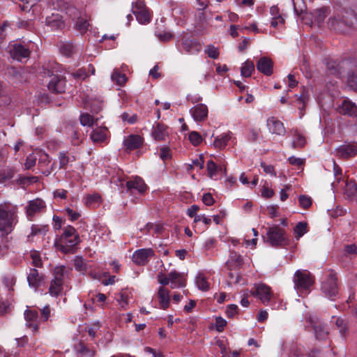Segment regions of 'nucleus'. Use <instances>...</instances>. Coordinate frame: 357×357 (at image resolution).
Here are the masks:
<instances>
[{
  "label": "nucleus",
  "mask_w": 357,
  "mask_h": 357,
  "mask_svg": "<svg viewBox=\"0 0 357 357\" xmlns=\"http://www.w3.org/2000/svg\"><path fill=\"white\" fill-rule=\"evenodd\" d=\"M337 275L333 271H331L327 278L323 281L321 284L322 293L329 298L333 299L338 294V284H337Z\"/></svg>",
  "instance_id": "obj_6"
},
{
  "label": "nucleus",
  "mask_w": 357,
  "mask_h": 357,
  "mask_svg": "<svg viewBox=\"0 0 357 357\" xmlns=\"http://www.w3.org/2000/svg\"><path fill=\"white\" fill-rule=\"evenodd\" d=\"M205 52L208 54V57L213 59H216L219 56L218 49L213 45H208Z\"/></svg>",
  "instance_id": "obj_54"
},
{
  "label": "nucleus",
  "mask_w": 357,
  "mask_h": 357,
  "mask_svg": "<svg viewBox=\"0 0 357 357\" xmlns=\"http://www.w3.org/2000/svg\"><path fill=\"white\" fill-rule=\"evenodd\" d=\"M47 231L46 226H39L38 225H33L31 226V236H36L38 234L43 233L44 234Z\"/></svg>",
  "instance_id": "obj_55"
},
{
  "label": "nucleus",
  "mask_w": 357,
  "mask_h": 357,
  "mask_svg": "<svg viewBox=\"0 0 357 357\" xmlns=\"http://www.w3.org/2000/svg\"><path fill=\"white\" fill-rule=\"evenodd\" d=\"M229 139L230 137L228 135H224L221 137H217L213 142V145L216 148L222 149Z\"/></svg>",
  "instance_id": "obj_48"
},
{
  "label": "nucleus",
  "mask_w": 357,
  "mask_h": 357,
  "mask_svg": "<svg viewBox=\"0 0 357 357\" xmlns=\"http://www.w3.org/2000/svg\"><path fill=\"white\" fill-rule=\"evenodd\" d=\"M226 325L227 321L222 317H217L215 318V328L218 332L223 331Z\"/></svg>",
  "instance_id": "obj_57"
},
{
  "label": "nucleus",
  "mask_w": 357,
  "mask_h": 357,
  "mask_svg": "<svg viewBox=\"0 0 357 357\" xmlns=\"http://www.w3.org/2000/svg\"><path fill=\"white\" fill-rule=\"evenodd\" d=\"M307 224L305 222H299L294 229V233L296 234V238L298 239L307 231Z\"/></svg>",
  "instance_id": "obj_43"
},
{
  "label": "nucleus",
  "mask_w": 357,
  "mask_h": 357,
  "mask_svg": "<svg viewBox=\"0 0 357 357\" xmlns=\"http://www.w3.org/2000/svg\"><path fill=\"white\" fill-rule=\"evenodd\" d=\"M294 195H296V192L292 185L289 184L285 185L280 192L281 201H284L288 198L296 199V197H294Z\"/></svg>",
  "instance_id": "obj_31"
},
{
  "label": "nucleus",
  "mask_w": 357,
  "mask_h": 357,
  "mask_svg": "<svg viewBox=\"0 0 357 357\" xmlns=\"http://www.w3.org/2000/svg\"><path fill=\"white\" fill-rule=\"evenodd\" d=\"M31 259L33 260V264L34 266L36 267H41L42 266V261L40 257V255L38 252L36 251L33 252L31 254Z\"/></svg>",
  "instance_id": "obj_63"
},
{
  "label": "nucleus",
  "mask_w": 357,
  "mask_h": 357,
  "mask_svg": "<svg viewBox=\"0 0 357 357\" xmlns=\"http://www.w3.org/2000/svg\"><path fill=\"white\" fill-rule=\"evenodd\" d=\"M328 9L327 8L324 7L320 9H317L311 13L312 16V24L320 27L328 15Z\"/></svg>",
  "instance_id": "obj_25"
},
{
  "label": "nucleus",
  "mask_w": 357,
  "mask_h": 357,
  "mask_svg": "<svg viewBox=\"0 0 357 357\" xmlns=\"http://www.w3.org/2000/svg\"><path fill=\"white\" fill-rule=\"evenodd\" d=\"M267 126L269 128L270 132L273 134L283 135L285 133V128L283 123L274 117L268 119Z\"/></svg>",
  "instance_id": "obj_22"
},
{
  "label": "nucleus",
  "mask_w": 357,
  "mask_h": 357,
  "mask_svg": "<svg viewBox=\"0 0 357 357\" xmlns=\"http://www.w3.org/2000/svg\"><path fill=\"white\" fill-rule=\"evenodd\" d=\"M63 282H57L54 280L52 281L49 292L52 296H58L63 289Z\"/></svg>",
  "instance_id": "obj_40"
},
{
  "label": "nucleus",
  "mask_w": 357,
  "mask_h": 357,
  "mask_svg": "<svg viewBox=\"0 0 357 357\" xmlns=\"http://www.w3.org/2000/svg\"><path fill=\"white\" fill-rule=\"evenodd\" d=\"M43 276L40 275L38 270L36 268H31L29 273L27 276V281L30 287L38 289L42 284Z\"/></svg>",
  "instance_id": "obj_23"
},
{
  "label": "nucleus",
  "mask_w": 357,
  "mask_h": 357,
  "mask_svg": "<svg viewBox=\"0 0 357 357\" xmlns=\"http://www.w3.org/2000/svg\"><path fill=\"white\" fill-rule=\"evenodd\" d=\"M106 127H98L94 129L90 134V138L94 144L104 142L107 139Z\"/></svg>",
  "instance_id": "obj_27"
},
{
  "label": "nucleus",
  "mask_w": 357,
  "mask_h": 357,
  "mask_svg": "<svg viewBox=\"0 0 357 357\" xmlns=\"http://www.w3.org/2000/svg\"><path fill=\"white\" fill-rule=\"evenodd\" d=\"M45 22L46 24L54 30L61 29L64 26L62 17L59 14H52L47 17Z\"/></svg>",
  "instance_id": "obj_28"
},
{
  "label": "nucleus",
  "mask_w": 357,
  "mask_h": 357,
  "mask_svg": "<svg viewBox=\"0 0 357 357\" xmlns=\"http://www.w3.org/2000/svg\"><path fill=\"white\" fill-rule=\"evenodd\" d=\"M29 204L26 207V215L29 220H31L36 215L45 211V202H29Z\"/></svg>",
  "instance_id": "obj_20"
},
{
  "label": "nucleus",
  "mask_w": 357,
  "mask_h": 357,
  "mask_svg": "<svg viewBox=\"0 0 357 357\" xmlns=\"http://www.w3.org/2000/svg\"><path fill=\"white\" fill-rule=\"evenodd\" d=\"M254 71L255 64L253 61L248 59L241 68V75L244 77H250Z\"/></svg>",
  "instance_id": "obj_34"
},
{
  "label": "nucleus",
  "mask_w": 357,
  "mask_h": 357,
  "mask_svg": "<svg viewBox=\"0 0 357 357\" xmlns=\"http://www.w3.org/2000/svg\"><path fill=\"white\" fill-rule=\"evenodd\" d=\"M329 73L339 77L346 75V72H349L355 66V60L344 59L341 61L330 60L326 63Z\"/></svg>",
  "instance_id": "obj_4"
},
{
  "label": "nucleus",
  "mask_w": 357,
  "mask_h": 357,
  "mask_svg": "<svg viewBox=\"0 0 357 357\" xmlns=\"http://www.w3.org/2000/svg\"><path fill=\"white\" fill-rule=\"evenodd\" d=\"M38 181V177L33 176H20L17 181V183L22 188L35 183Z\"/></svg>",
  "instance_id": "obj_39"
},
{
  "label": "nucleus",
  "mask_w": 357,
  "mask_h": 357,
  "mask_svg": "<svg viewBox=\"0 0 357 357\" xmlns=\"http://www.w3.org/2000/svg\"><path fill=\"white\" fill-rule=\"evenodd\" d=\"M15 174V171L12 169H5L0 170V183H5L11 179Z\"/></svg>",
  "instance_id": "obj_44"
},
{
  "label": "nucleus",
  "mask_w": 357,
  "mask_h": 357,
  "mask_svg": "<svg viewBox=\"0 0 357 357\" xmlns=\"http://www.w3.org/2000/svg\"><path fill=\"white\" fill-rule=\"evenodd\" d=\"M336 155L344 159L357 155V143L353 142L341 145L336 149Z\"/></svg>",
  "instance_id": "obj_12"
},
{
  "label": "nucleus",
  "mask_w": 357,
  "mask_h": 357,
  "mask_svg": "<svg viewBox=\"0 0 357 357\" xmlns=\"http://www.w3.org/2000/svg\"><path fill=\"white\" fill-rule=\"evenodd\" d=\"M328 213L333 218H337L338 216H341L345 214L346 209L343 208L342 206L337 205L336 206L335 209H328Z\"/></svg>",
  "instance_id": "obj_53"
},
{
  "label": "nucleus",
  "mask_w": 357,
  "mask_h": 357,
  "mask_svg": "<svg viewBox=\"0 0 357 357\" xmlns=\"http://www.w3.org/2000/svg\"><path fill=\"white\" fill-rule=\"evenodd\" d=\"M68 270L63 266H57L54 268V281H57V282H63V278L65 274L67 273Z\"/></svg>",
  "instance_id": "obj_41"
},
{
  "label": "nucleus",
  "mask_w": 357,
  "mask_h": 357,
  "mask_svg": "<svg viewBox=\"0 0 357 357\" xmlns=\"http://www.w3.org/2000/svg\"><path fill=\"white\" fill-rule=\"evenodd\" d=\"M353 19L357 20V1L352 8L344 9L340 13L329 18L328 26L338 33H345L352 27Z\"/></svg>",
  "instance_id": "obj_1"
},
{
  "label": "nucleus",
  "mask_w": 357,
  "mask_h": 357,
  "mask_svg": "<svg viewBox=\"0 0 357 357\" xmlns=\"http://www.w3.org/2000/svg\"><path fill=\"white\" fill-rule=\"evenodd\" d=\"M47 76L50 77L47 87L49 91L54 93H62L66 89V79L64 77L54 75L50 70H47L44 73Z\"/></svg>",
  "instance_id": "obj_8"
},
{
  "label": "nucleus",
  "mask_w": 357,
  "mask_h": 357,
  "mask_svg": "<svg viewBox=\"0 0 357 357\" xmlns=\"http://www.w3.org/2000/svg\"><path fill=\"white\" fill-rule=\"evenodd\" d=\"M261 197L264 199H270L273 197L274 191L266 185H264L261 190Z\"/></svg>",
  "instance_id": "obj_60"
},
{
  "label": "nucleus",
  "mask_w": 357,
  "mask_h": 357,
  "mask_svg": "<svg viewBox=\"0 0 357 357\" xmlns=\"http://www.w3.org/2000/svg\"><path fill=\"white\" fill-rule=\"evenodd\" d=\"M251 294L259 298L264 304L268 303L273 295L271 288L265 284L256 285L251 290Z\"/></svg>",
  "instance_id": "obj_10"
},
{
  "label": "nucleus",
  "mask_w": 357,
  "mask_h": 357,
  "mask_svg": "<svg viewBox=\"0 0 357 357\" xmlns=\"http://www.w3.org/2000/svg\"><path fill=\"white\" fill-rule=\"evenodd\" d=\"M208 175L210 178H213L218 172V166L213 160H208L206 165Z\"/></svg>",
  "instance_id": "obj_51"
},
{
  "label": "nucleus",
  "mask_w": 357,
  "mask_h": 357,
  "mask_svg": "<svg viewBox=\"0 0 357 357\" xmlns=\"http://www.w3.org/2000/svg\"><path fill=\"white\" fill-rule=\"evenodd\" d=\"M89 25V24L86 20L78 18L75 24V28L80 33H84L87 31Z\"/></svg>",
  "instance_id": "obj_46"
},
{
  "label": "nucleus",
  "mask_w": 357,
  "mask_h": 357,
  "mask_svg": "<svg viewBox=\"0 0 357 357\" xmlns=\"http://www.w3.org/2000/svg\"><path fill=\"white\" fill-rule=\"evenodd\" d=\"M196 283L200 290L208 291L209 289V284L206 278H204L202 274H199L197 277Z\"/></svg>",
  "instance_id": "obj_45"
},
{
  "label": "nucleus",
  "mask_w": 357,
  "mask_h": 357,
  "mask_svg": "<svg viewBox=\"0 0 357 357\" xmlns=\"http://www.w3.org/2000/svg\"><path fill=\"white\" fill-rule=\"evenodd\" d=\"M88 106L92 113L98 114L102 109V102L98 100H94L88 103Z\"/></svg>",
  "instance_id": "obj_47"
},
{
  "label": "nucleus",
  "mask_w": 357,
  "mask_h": 357,
  "mask_svg": "<svg viewBox=\"0 0 357 357\" xmlns=\"http://www.w3.org/2000/svg\"><path fill=\"white\" fill-rule=\"evenodd\" d=\"M154 255L152 249H141L134 252L132 255L133 261L137 265H145L148 258Z\"/></svg>",
  "instance_id": "obj_16"
},
{
  "label": "nucleus",
  "mask_w": 357,
  "mask_h": 357,
  "mask_svg": "<svg viewBox=\"0 0 357 357\" xmlns=\"http://www.w3.org/2000/svg\"><path fill=\"white\" fill-rule=\"evenodd\" d=\"M337 111L340 114L343 115L357 116V107L354 102L349 100H343L341 105L338 106Z\"/></svg>",
  "instance_id": "obj_17"
},
{
  "label": "nucleus",
  "mask_w": 357,
  "mask_h": 357,
  "mask_svg": "<svg viewBox=\"0 0 357 357\" xmlns=\"http://www.w3.org/2000/svg\"><path fill=\"white\" fill-rule=\"evenodd\" d=\"M38 314L35 310H26L24 312V318L28 328H32L34 333L38 331V324L35 323L38 319Z\"/></svg>",
  "instance_id": "obj_21"
},
{
  "label": "nucleus",
  "mask_w": 357,
  "mask_h": 357,
  "mask_svg": "<svg viewBox=\"0 0 357 357\" xmlns=\"http://www.w3.org/2000/svg\"><path fill=\"white\" fill-rule=\"evenodd\" d=\"M167 127L160 123L153 125L151 135L156 141H164L168 136Z\"/></svg>",
  "instance_id": "obj_19"
},
{
  "label": "nucleus",
  "mask_w": 357,
  "mask_h": 357,
  "mask_svg": "<svg viewBox=\"0 0 357 357\" xmlns=\"http://www.w3.org/2000/svg\"><path fill=\"white\" fill-rule=\"evenodd\" d=\"M192 117L196 121H203L208 116V107L206 105L200 103L190 109Z\"/></svg>",
  "instance_id": "obj_18"
},
{
  "label": "nucleus",
  "mask_w": 357,
  "mask_h": 357,
  "mask_svg": "<svg viewBox=\"0 0 357 357\" xmlns=\"http://www.w3.org/2000/svg\"><path fill=\"white\" fill-rule=\"evenodd\" d=\"M295 287L299 291L308 290L313 284L314 280L312 275L307 271H297L294 277Z\"/></svg>",
  "instance_id": "obj_7"
},
{
  "label": "nucleus",
  "mask_w": 357,
  "mask_h": 357,
  "mask_svg": "<svg viewBox=\"0 0 357 357\" xmlns=\"http://www.w3.org/2000/svg\"><path fill=\"white\" fill-rule=\"evenodd\" d=\"M126 185L127 188V192H130L132 195H135V192L142 195L147 189V185L144 183V180L139 176H136L132 180L126 181Z\"/></svg>",
  "instance_id": "obj_11"
},
{
  "label": "nucleus",
  "mask_w": 357,
  "mask_h": 357,
  "mask_svg": "<svg viewBox=\"0 0 357 357\" xmlns=\"http://www.w3.org/2000/svg\"><path fill=\"white\" fill-rule=\"evenodd\" d=\"M305 144V139L303 136L298 134L296 136V139L292 142L291 146L293 148H302Z\"/></svg>",
  "instance_id": "obj_52"
},
{
  "label": "nucleus",
  "mask_w": 357,
  "mask_h": 357,
  "mask_svg": "<svg viewBox=\"0 0 357 357\" xmlns=\"http://www.w3.org/2000/svg\"><path fill=\"white\" fill-rule=\"evenodd\" d=\"M171 280V287L172 289L176 287H183L186 285V280L184 278L183 274L178 273L176 271H171L169 273Z\"/></svg>",
  "instance_id": "obj_26"
},
{
  "label": "nucleus",
  "mask_w": 357,
  "mask_h": 357,
  "mask_svg": "<svg viewBox=\"0 0 357 357\" xmlns=\"http://www.w3.org/2000/svg\"><path fill=\"white\" fill-rule=\"evenodd\" d=\"M238 306L234 304H231L227 306L226 310L227 316L229 318L234 317L235 314L238 313Z\"/></svg>",
  "instance_id": "obj_59"
},
{
  "label": "nucleus",
  "mask_w": 357,
  "mask_h": 357,
  "mask_svg": "<svg viewBox=\"0 0 357 357\" xmlns=\"http://www.w3.org/2000/svg\"><path fill=\"white\" fill-rule=\"evenodd\" d=\"M335 324L339 329L340 334L344 335L347 330V324L344 320L340 318H337L336 319Z\"/></svg>",
  "instance_id": "obj_56"
},
{
  "label": "nucleus",
  "mask_w": 357,
  "mask_h": 357,
  "mask_svg": "<svg viewBox=\"0 0 357 357\" xmlns=\"http://www.w3.org/2000/svg\"><path fill=\"white\" fill-rule=\"evenodd\" d=\"M144 139L138 135H130L123 140L126 151H131L142 146Z\"/></svg>",
  "instance_id": "obj_14"
},
{
  "label": "nucleus",
  "mask_w": 357,
  "mask_h": 357,
  "mask_svg": "<svg viewBox=\"0 0 357 357\" xmlns=\"http://www.w3.org/2000/svg\"><path fill=\"white\" fill-rule=\"evenodd\" d=\"M133 13L135 15L137 20L141 24H146L151 21V17L146 8H140L139 10H135Z\"/></svg>",
  "instance_id": "obj_33"
},
{
  "label": "nucleus",
  "mask_w": 357,
  "mask_h": 357,
  "mask_svg": "<svg viewBox=\"0 0 357 357\" xmlns=\"http://www.w3.org/2000/svg\"><path fill=\"white\" fill-rule=\"evenodd\" d=\"M278 209H279V206L278 205H271V206H267V208H266V210L268 211V215L271 218L279 216V213L278 212Z\"/></svg>",
  "instance_id": "obj_62"
},
{
  "label": "nucleus",
  "mask_w": 357,
  "mask_h": 357,
  "mask_svg": "<svg viewBox=\"0 0 357 357\" xmlns=\"http://www.w3.org/2000/svg\"><path fill=\"white\" fill-rule=\"evenodd\" d=\"M356 68V65L352 68L351 70L349 72H346V75H347V84L348 86L355 91H357V75L355 74L354 70Z\"/></svg>",
  "instance_id": "obj_32"
},
{
  "label": "nucleus",
  "mask_w": 357,
  "mask_h": 357,
  "mask_svg": "<svg viewBox=\"0 0 357 357\" xmlns=\"http://www.w3.org/2000/svg\"><path fill=\"white\" fill-rule=\"evenodd\" d=\"M60 52L67 57H70L74 53V45L71 43L61 42L59 45Z\"/></svg>",
  "instance_id": "obj_37"
},
{
  "label": "nucleus",
  "mask_w": 357,
  "mask_h": 357,
  "mask_svg": "<svg viewBox=\"0 0 357 357\" xmlns=\"http://www.w3.org/2000/svg\"><path fill=\"white\" fill-rule=\"evenodd\" d=\"M59 165L61 169H66V165L69 162L70 158L66 153H60L59 154Z\"/></svg>",
  "instance_id": "obj_58"
},
{
  "label": "nucleus",
  "mask_w": 357,
  "mask_h": 357,
  "mask_svg": "<svg viewBox=\"0 0 357 357\" xmlns=\"http://www.w3.org/2000/svg\"><path fill=\"white\" fill-rule=\"evenodd\" d=\"M256 66L257 69L264 75L270 76L273 73V62L267 56L261 57Z\"/></svg>",
  "instance_id": "obj_13"
},
{
  "label": "nucleus",
  "mask_w": 357,
  "mask_h": 357,
  "mask_svg": "<svg viewBox=\"0 0 357 357\" xmlns=\"http://www.w3.org/2000/svg\"><path fill=\"white\" fill-rule=\"evenodd\" d=\"M157 279L158 282L163 286L167 285L171 282L169 276H166L162 272L158 274Z\"/></svg>",
  "instance_id": "obj_61"
},
{
  "label": "nucleus",
  "mask_w": 357,
  "mask_h": 357,
  "mask_svg": "<svg viewBox=\"0 0 357 357\" xmlns=\"http://www.w3.org/2000/svg\"><path fill=\"white\" fill-rule=\"evenodd\" d=\"M17 210L10 202L0 204V231L6 235L11 233L17 222Z\"/></svg>",
  "instance_id": "obj_2"
},
{
  "label": "nucleus",
  "mask_w": 357,
  "mask_h": 357,
  "mask_svg": "<svg viewBox=\"0 0 357 357\" xmlns=\"http://www.w3.org/2000/svg\"><path fill=\"white\" fill-rule=\"evenodd\" d=\"M80 123L84 126L91 127L98 121V118L95 119L93 116L88 114H82L79 116Z\"/></svg>",
  "instance_id": "obj_36"
},
{
  "label": "nucleus",
  "mask_w": 357,
  "mask_h": 357,
  "mask_svg": "<svg viewBox=\"0 0 357 357\" xmlns=\"http://www.w3.org/2000/svg\"><path fill=\"white\" fill-rule=\"evenodd\" d=\"M158 297L160 305V308L166 310L169 307L170 298L169 291L163 287H160L158 289Z\"/></svg>",
  "instance_id": "obj_29"
},
{
  "label": "nucleus",
  "mask_w": 357,
  "mask_h": 357,
  "mask_svg": "<svg viewBox=\"0 0 357 357\" xmlns=\"http://www.w3.org/2000/svg\"><path fill=\"white\" fill-rule=\"evenodd\" d=\"M113 82H116L118 85H123L126 81L127 77L125 74L120 73L118 70H114L111 76Z\"/></svg>",
  "instance_id": "obj_42"
},
{
  "label": "nucleus",
  "mask_w": 357,
  "mask_h": 357,
  "mask_svg": "<svg viewBox=\"0 0 357 357\" xmlns=\"http://www.w3.org/2000/svg\"><path fill=\"white\" fill-rule=\"evenodd\" d=\"M314 330L316 338L318 340H325L328 335V330L326 326L323 324H319L315 325L314 327Z\"/></svg>",
  "instance_id": "obj_35"
},
{
  "label": "nucleus",
  "mask_w": 357,
  "mask_h": 357,
  "mask_svg": "<svg viewBox=\"0 0 357 357\" xmlns=\"http://www.w3.org/2000/svg\"><path fill=\"white\" fill-rule=\"evenodd\" d=\"M189 140L194 146H198L202 143L203 139L199 132L192 131L189 134Z\"/></svg>",
  "instance_id": "obj_49"
},
{
  "label": "nucleus",
  "mask_w": 357,
  "mask_h": 357,
  "mask_svg": "<svg viewBox=\"0 0 357 357\" xmlns=\"http://www.w3.org/2000/svg\"><path fill=\"white\" fill-rule=\"evenodd\" d=\"M10 52L11 56L17 61L28 58L30 54L29 48L20 43L14 44L10 48Z\"/></svg>",
  "instance_id": "obj_15"
},
{
  "label": "nucleus",
  "mask_w": 357,
  "mask_h": 357,
  "mask_svg": "<svg viewBox=\"0 0 357 357\" xmlns=\"http://www.w3.org/2000/svg\"><path fill=\"white\" fill-rule=\"evenodd\" d=\"M69 130L71 132V138H72V144L74 146H77L81 143V140L79 139V135L77 130V128H74L73 126H70L69 128Z\"/></svg>",
  "instance_id": "obj_50"
},
{
  "label": "nucleus",
  "mask_w": 357,
  "mask_h": 357,
  "mask_svg": "<svg viewBox=\"0 0 357 357\" xmlns=\"http://www.w3.org/2000/svg\"><path fill=\"white\" fill-rule=\"evenodd\" d=\"M77 351L80 357H93L95 355V351L87 348L83 342L79 343Z\"/></svg>",
  "instance_id": "obj_38"
},
{
  "label": "nucleus",
  "mask_w": 357,
  "mask_h": 357,
  "mask_svg": "<svg viewBox=\"0 0 357 357\" xmlns=\"http://www.w3.org/2000/svg\"><path fill=\"white\" fill-rule=\"evenodd\" d=\"M182 45L184 50L190 54L197 53L201 50V45L195 40L189 38H183Z\"/></svg>",
  "instance_id": "obj_24"
},
{
  "label": "nucleus",
  "mask_w": 357,
  "mask_h": 357,
  "mask_svg": "<svg viewBox=\"0 0 357 357\" xmlns=\"http://www.w3.org/2000/svg\"><path fill=\"white\" fill-rule=\"evenodd\" d=\"M338 185L343 188L345 199L357 198V183L354 180H338Z\"/></svg>",
  "instance_id": "obj_9"
},
{
  "label": "nucleus",
  "mask_w": 357,
  "mask_h": 357,
  "mask_svg": "<svg viewBox=\"0 0 357 357\" xmlns=\"http://www.w3.org/2000/svg\"><path fill=\"white\" fill-rule=\"evenodd\" d=\"M266 236L267 240L266 241L271 246L282 247L289 244V239L285 234V231L278 225L268 227Z\"/></svg>",
  "instance_id": "obj_3"
},
{
  "label": "nucleus",
  "mask_w": 357,
  "mask_h": 357,
  "mask_svg": "<svg viewBox=\"0 0 357 357\" xmlns=\"http://www.w3.org/2000/svg\"><path fill=\"white\" fill-rule=\"evenodd\" d=\"M36 162V157L33 155H29L26 158V162L24 164L26 169H29L31 167H33V166H35Z\"/></svg>",
  "instance_id": "obj_64"
},
{
  "label": "nucleus",
  "mask_w": 357,
  "mask_h": 357,
  "mask_svg": "<svg viewBox=\"0 0 357 357\" xmlns=\"http://www.w3.org/2000/svg\"><path fill=\"white\" fill-rule=\"evenodd\" d=\"M79 238L75 229L72 226H68L64 229L61 236L62 244L60 245V250L64 253L70 252L78 244Z\"/></svg>",
  "instance_id": "obj_5"
},
{
  "label": "nucleus",
  "mask_w": 357,
  "mask_h": 357,
  "mask_svg": "<svg viewBox=\"0 0 357 357\" xmlns=\"http://www.w3.org/2000/svg\"><path fill=\"white\" fill-rule=\"evenodd\" d=\"M243 264V259L241 255L236 252L230 253V260L228 262V266L230 269L239 268Z\"/></svg>",
  "instance_id": "obj_30"
}]
</instances>
